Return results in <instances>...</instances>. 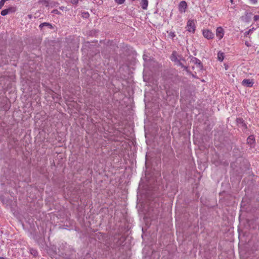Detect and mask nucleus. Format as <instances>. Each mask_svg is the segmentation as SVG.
<instances>
[{"label": "nucleus", "instance_id": "f257e3e1", "mask_svg": "<svg viewBox=\"0 0 259 259\" xmlns=\"http://www.w3.org/2000/svg\"><path fill=\"white\" fill-rule=\"evenodd\" d=\"M170 59L171 60L174 62L177 65L185 69L187 68V67L183 62L185 61L184 58L182 55L178 54L176 51L172 52Z\"/></svg>", "mask_w": 259, "mask_h": 259}, {"label": "nucleus", "instance_id": "f03ea898", "mask_svg": "<svg viewBox=\"0 0 259 259\" xmlns=\"http://www.w3.org/2000/svg\"><path fill=\"white\" fill-rule=\"evenodd\" d=\"M195 21L194 20L189 19L187 22V30L192 33H194L195 31Z\"/></svg>", "mask_w": 259, "mask_h": 259}, {"label": "nucleus", "instance_id": "7ed1b4c3", "mask_svg": "<svg viewBox=\"0 0 259 259\" xmlns=\"http://www.w3.org/2000/svg\"><path fill=\"white\" fill-rule=\"evenodd\" d=\"M188 5L185 1H181L178 6V9L180 13H184L186 11Z\"/></svg>", "mask_w": 259, "mask_h": 259}, {"label": "nucleus", "instance_id": "20e7f679", "mask_svg": "<svg viewBox=\"0 0 259 259\" xmlns=\"http://www.w3.org/2000/svg\"><path fill=\"white\" fill-rule=\"evenodd\" d=\"M202 34L203 36L208 39H212L214 37L213 33L208 29L203 30Z\"/></svg>", "mask_w": 259, "mask_h": 259}, {"label": "nucleus", "instance_id": "39448f33", "mask_svg": "<svg viewBox=\"0 0 259 259\" xmlns=\"http://www.w3.org/2000/svg\"><path fill=\"white\" fill-rule=\"evenodd\" d=\"M224 30L222 27H219L216 30V36L219 40H221L224 36Z\"/></svg>", "mask_w": 259, "mask_h": 259}, {"label": "nucleus", "instance_id": "423d86ee", "mask_svg": "<svg viewBox=\"0 0 259 259\" xmlns=\"http://www.w3.org/2000/svg\"><path fill=\"white\" fill-rule=\"evenodd\" d=\"M242 85L247 87H251L253 85V82L249 79H245L242 82Z\"/></svg>", "mask_w": 259, "mask_h": 259}, {"label": "nucleus", "instance_id": "0eeeda50", "mask_svg": "<svg viewBox=\"0 0 259 259\" xmlns=\"http://www.w3.org/2000/svg\"><path fill=\"white\" fill-rule=\"evenodd\" d=\"M14 11H15L14 8L11 7V8H9L8 9H5V10H3V11H2L1 15L2 16H6L8 14H9V13L13 12Z\"/></svg>", "mask_w": 259, "mask_h": 259}, {"label": "nucleus", "instance_id": "6e6552de", "mask_svg": "<svg viewBox=\"0 0 259 259\" xmlns=\"http://www.w3.org/2000/svg\"><path fill=\"white\" fill-rule=\"evenodd\" d=\"M141 6L143 9L146 10L148 5V0H141Z\"/></svg>", "mask_w": 259, "mask_h": 259}, {"label": "nucleus", "instance_id": "1a4fd4ad", "mask_svg": "<svg viewBox=\"0 0 259 259\" xmlns=\"http://www.w3.org/2000/svg\"><path fill=\"white\" fill-rule=\"evenodd\" d=\"M247 143L250 146H252L254 143V137L253 136L251 135L248 137L247 139Z\"/></svg>", "mask_w": 259, "mask_h": 259}, {"label": "nucleus", "instance_id": "9d476101", "mask_svg": "<svg viewBox=\"0 0 259 259\" xmlns=\"http://www.w3.org/2000/svg\"><path fill=\"white\" fill-rule=\"evenodd\" d=\"M44 26H48L50 29H52L53 28V27L51 24H50L49 23H47V22L42 23L39 25V27L41 28L42 27H43Z\"/></svg>", "mask_w": 259, "mask_h": 259}, {"label": "nucleus", "instance_id": "9b49d317", "mask_svg": "<svg viewBox=\"0 0 259 259\" xmlns=\"http://www.w3.org/2000/svg\"><path fill=\"white\" fill-rule=\"evenodd\" d=\"M218 59L220 61H223L224 59V53L221 52H219L218 54Z\"/></svg>", "mask_w": 259, "mask_h": 259}, {"label": "nucleus", "instance_id": "f8f14e48", "mask_svg": "<svg viewBox=\"0 0 259 259\" xmlns=\"http://www.w3.org/2000/svg\"><path fill=\"white\" fill-rule=\"evenodd\" d=\"M30 253L33 256H36L38 254L37 250L34 248L30 249Z\"/></svg>", "mask_w": 259, "mask_h": 259}, {"label": "nucleus", "instance_id": "ddd939ff", "mask_svg": "<svg viewBox=\"0 0 259 259\" xmlns=\"http://www.w3.org/2000/svg\"><path fill=\"white\" fill-rule=\"evenodd\" d=\"M115 2L118 4H122L124 3L125 0H115Z\"/></svg>", "mask_w": 259, "mask_h": 259}, {"label": "nucleus", "instance_id": "4468645a", "mask_svg": "<svg viewBox=\"0 0 259 259\" xmlns=\"http://www.w3.org/2000/svg\"><path fill=\"white\" fill-rule=\"evenodd\" d=\"M169 36L171 38H174L176 36V35L175 32L171 31L169 33Z\"/></svg>", "mask_w": 259, "mask_h": 259}, {"label": "nucleus", "instance_id": "2eb2a0df", "mask_svg": "<svg viewBox=\"0 0 259 259\" xmlns=\"http://www.w3.org/2000/svg\"><path fill=\"white\" fill-rule=\"evenodd\" d=\"M237 122L239 123H243V120L241 118H237Z\"/></svg>", "mask_w": 259, "mask_h": 259}, {"label": "nucleus", "instance_id": "dca6fc26", "mask_svg": "<svg viewBox=\"0 0 259 259\" xmlns=\"http://www.w3.org/2000/svg\"><path fill=\"white\" fill-rule=\"evenodd\" d=\"M253 20L255 21H259V15H255L253 17Z\"/></svg>", "mask_w": 259, "mask_h": 259}, {"label": "nucleus", "instance_id": "f3484780", "mask_svg": "<svg viewBox=\"0 0 259 259\" xmlns=\"http://www.w3.org/2000/svg\"><path fill=\"white\" fill-rule=\"evenodd\" d=\"M70 2L73 4H76L78 3L79 0H69Z\"/></svg>", "mask_w": 259, "mask_h": 259}, {"label": "nucleus", "instance_id": "a211bd4d", "mask_svg": "<svg viewBox=\"0 0 259 259\" xmlns=\"http://www.w3.org/2000/svg\"><path fill=\"white\" fill-rule=\"evenodd\" d=\"M5 3V2L4 1H3V0H1L0 1V9H1L2 8V7L4 6Z\"/></svg>", "mask_w": 259, "mask_h": 259}, {"label": "nucleus", "instance_id": "6ab92c4d", "mask_svg": "<svg viewBox=\"0 0 259 259\" xmlns=\"http://www.w3.org/2000/svg\"><path fill=\"white\" fill-rule=\"evenodd\" d=\"M245 45L248 47H251V43H250L248 41H245Z\"/></svg>", "mask_w": 259, "mask_h": 259}, {"label": "nucleus", "instance_id": "aec40b11", "mask_svg": "<svg viewBox=\"0 0 259 259\" xmlns=\"http://www.w3.org/2000/svg\"><path fill=\"white\" fill-rule=\"evenodd\" d=\"M249 1L253 4H256L257 2V0H249Z\"/></svg>", "mask_w": 259, "mask_h": 259}, {"label": "nucleus", "instance_id": "412c9836", "mask_svg": "<svg viewBox=\"0 0 259 259\" xmlns=\"http://www.w3.org/2000/svg\"><path fill=\"white\" fill-rule=\"evenodd\" d=\"M251 32V29H249L248 31L245 32V34L246 35H248Z\"/></svg>", "mask_w": 259, "mask_h": 259}, {"label": "nucleus", "instance_id": "4be33fe9", "mask_svg": "<svg viewBox=\"0 0 259 259\" xmlns=\"http://www.w3.org/2000/svg\"><path fill=\"white\" fill-rule=\"evenodd\" d=\"M52 13H54V14H59V11H58L57 10H54L52 11Z\"/></svg>", "mask_w": 259, "mask_h": 259}, {"label": "nucleus", "instance_id": "5701e85b", "mask_svg": "<svg viewBox=\"0 0 259 259\" xmlns=\"http://www.w3.org/2000/svg\"><path fill=\"white\" fill-rule=\"evenodd\" d=\"M195 60H196V63H198L199 64V65L200 66L201 65L200 61L199 60L196 59H195Z\"/></svg>", "mask_w": 259, "mask_h": 259}, {"label": "nucleus", "instance_id": "b1692460", "mask_svg": "<svg viewBox=\"0 0 259 259\" xmlns=\"http://www.w3.org/2000/svg\"><path fill=\"white\" fill-rule=\"evenodd\" d=\"M89 16V14L88 13H85L84 14V17H88Z\"/></svg>", "mask_w": 259, "mask_h": 259}, {"label": "nucleus", "instance_id": "393cba45", "mask_svg": "<svg viewBox=\"0 0 259 259\" xmlns=\"http://www.w3.org/2000/svg\"><path fill=\"white\" fill-rule=\"evenodd\" d=\"M0 259H6L5 257H0Z\"/></svg>", "mask_w": 259, "mask_h": 259}, {"label": "nucleus", "instance_id": "a878e982", "mask_svg": "<svg viewBox=\"0 0 259 259\" xmlns=\"http://www.w3.org/2000/svg\"><path fill=\"white\" fill-rule=\"evenodd\" d=\"M231 2L232 3H233V0H231Z\"/></svg>", "mask_w": 259, "mask_h": 259}]
</instances>
